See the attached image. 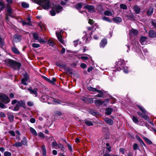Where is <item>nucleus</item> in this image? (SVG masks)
Here are the masks:
<instances>
[{
    "instance_id": "f257e3e1",
    "label": "nucleus",
    "mask_w": 156,
    "mask_h": 156,
    "mask_svg": "<svg viewBox=\"0 0 156 156\" xmlns=\"http://www.w3.org/2000/svg\"><path fill=\"white\" fill-rule=\"evenodd\" d=\"M36 2L42 6L44 9H48L51 7L49 0H36Z\"/></svg>"
},
{
    "instance_id": "f03ea898",
    "label": "nucleus",
    "mask_w": 156,
    "mask_h": 156,
    "mask_svg": "<svg viewBox=\"0 0 156 156\" xmlns=\"http://www.w3.org/2000/svg\"><path fill=\"white\" fill-rule=\"evenodd\" d=\"M48 99L50 100L51 101V103L55 104H60V102L58 100L51 97L49 98L48 96L45 95H43L41 98V101L43 102H46L48 101Z\"/></svg>"
},
{
    "instance_id": "7ed1b4c3",
    "label": "nucleus",
    "mask_w": 156,
    "mask_h": 156,
    "mask_svg": "<svg viewBox=\"0 0 156 156\" xmlns=\"http://www.w3.org/2000/svg\"><path fill=\"white\" fill-rule=\"evenodd\" d=\"M62 10V7L59 5H56L53 7L52 9L50 11V13L52 16H54L55 15V11L57 12L58 13Z\"/></svg>"
},
{
    "instance_id": "20e7f679",
    "label": "nucleus",
    "mask_w": 156,
    "mask_h": 156,
    "mask_svg": "<svg viewBox=\"0 0 156 156\" xmlns=\"http://www.w3.org/2000/svg\"><path fill=\"white\" fill-rule=\"evenodd\" d=\"M118 65H119V67L121 69L123 70V71L124 73H128V67H127L126 68H124L125 62L123 60L119 61L118 62Z\"/></svg>"
},
{
    "instance_id": "39448f33",
    "label": "nucleus",
    "mask_w": 156,
    "mask_h": 156,
    "mask_svg": "<svg viewBox=\"0 0 156 156\" xmlns=\"http://www.w3.org/2000/svg\"><path fill=\"white\" fill-rule=\"evenodd\" d=\"M25 105V102L23 101L22 100L18 101L16 104V106L14 108L13 110L15 111H18L20 107H24Z\"/></svg>"
},
{
    "instance_id": "423d86ee",
    "label": "nucleus",
    "mask_w": 156,
    "mask_h": 156,
    "mask_svg": "<svg viewBox=\"0 0 156 156\" xmlns=\"http://www.w3.org/2000/svg\"><path fill=\"white\" fill-rule=\"evenodd\" d=\"M137 106L139 109L144 113V115L143 116L142 118H143L145 120L149 121L150 120V119L145 114L146 113V111L142 106L139 105H137Z\"/></svg>"
},
{
    "instance_id": "0eeeda50",
    "label": "nucleus",
    "mask_w": 156,
    "mask_h": 156,
    "mask_svg": "<svg viewBox=\"0 0 156 156\" xmlns=\"http://www.w3.org/2000/svg\"><path fill=\"white\" fill-rule=\"evenodd\" d=\"M1 101L6 104L9 103L10 102V100L7 96L5 95H2Z\"/></svg>"
},
{
    "instance_id": "6e6552de",
    "label": "nucleus",
    "mask_w": 156,
    "mask_h": 156,
    "mask_svg": "<svg viewBox=\"0 0 156 156\" xmlns=\"http://www.w3.org/2000/svg\"><path fill=\"white\" fill-rule=\"evenodd\" d=\"M84 8L87 9L90 12H94L95 11L94 7L93 6L87 5L84 7Z\"/></svg>"
},
{
    "instance_id": "1a4fd4ad",
    "label": "nucleus",
    "mask_w": 156,
    "mask_h": 156,
    "mask_svg": "<svg viewBox=\"0 0 156 156\" xmlns=\"http://www.w3.org/2000/svg\"><path fill=\"white\" fill-rule=\"evenodd\" d=\"M42 78L49 83L52 84H55V82L56 81V79L55 78H52L51 79H50L45 76H42Z\"/></svg>"
},
{
    "instance_id": "9d476101",
    "label": "nucleus",
    "mask_w": 156,
    "mask_h": 156,
    "mask_svg": "<svg viewBox=\"0 0 156 156\" xmlns=\"http://www.w3.org/2000/svg\"><path fill=\"white\" fill-rule=\"evenodd\" d=\"M14 37L13 41L14 42H19L21 40V36L20 35H15L14 36Z\"/></svg>"
},
{
    "instance_id": "9b49d317",
    "label": "nucleus",
    "mask_w": 156,
    "mask_h": 156,
    "mask_svg": "<svg viewBox=\"0 0 156 156\" xmlns=\"http://www.w3.org/2000/svg\"><path fill=\"white\" fill-rule=\"evenodd\" d=\"M56 34L57 38L59 42L62 44H64V42L62 39V38L61 33L59 32H56Z\"/></svg>"
},
{
    "instance_id": "f8f14e48",
    "label": "nucleus",
    "mask_w": 156,
    "mask_h": 156,
    "mask_svg": "<svg viewBox=\"0 0 156 156\" xmlns=\"http://www.w3.org/2000/svg\"><path fill=\"white\" fill-rule=\"evenodd\" d=\"M28 90L30 91V94H33L35 97H37V96L38 93L37 89H34L33 90L31 88H30L28 89Z\"/></svg>"
},
{
    "instance_id": "ddd939ff",
    "label": "nucleus",
    "mask_w": 156,
    "mask_h": 156,
    "mask_svg": "<svg viewBox=\"0 0 156 156\" xmlns=\"http://www.w3.org/2000/svg\"><path fill=\"white\" fill-rule=\"evenodd\" d=\"M107 44V40L105 39H103L101 40L100 44L101 48H103Z\"/></svg>"
},
{
    "instance_id": "4468645a",
    "label": "nucleus",
    "mask_w": 156,
    "mask_h": 156,
    "mask_svg": "<svg viewBox=\"0 0 156 156\" xmlns=\"http://www.w3.org/2000/svg\"><path fill=\"white\" fill-rule=\"evenodd\" d=\"M104 121L108 124L109 125H112L113 124V121L108 118H106L104 119Z\"/></svg>"
},
{
    "instance_id": "2eb2a0df",
    "label": "nucleus",
    "mask_w": 156,
    "mask_h": 156,
    "mask_svg": "<svg viewBox=\"0 0 156 156\" xmlns=\"http://www.w3.org/2000/svg\"><path fill=\"white\" fill-rule=\"evenodd\" d=\"M147 37L141 36L140 39V41L142 45H144L146 44Z\"/></svg>"
},
{
    "instance_id": "dca6fc26",
    "label": "nucleus",
    "mask_w": 156,
    "mask_h": 156,
    "mask_svg": "<svg viewBox=\"0 0 156 156\" xmlns=\"http://www.w3.org/2000/svg\"><path fill=\"white\" fill-rule=\"evenodd\" d=\"M148 34L150 37L153 38L156 37V33L153 30L149 31Z\"/></svg>"
},
{
    "instance_id": "f3484780",
    "label": "nucleus",
    "mask_w": 156,
    "mask_h": 156,
    "mask_svg": "<svg viewBox=\"0 0 156 156\" xmlns=\"http://www.w3.org/2000/svg\"><path fill=\"white\" fill-rule=\"evenodd\" d=\"M137 33V30L132 29L129 31L130 35L131 36H135Z\"/></svg>"
},
{
    "instance_id": "a211bd4d",
    "label": "nucleus",
    "mask_w": 156,
    "mask_h": 156,
    "mask_svg": "<svg viewBox=\"0 0 156 156\" xmlns=\"http://www.w3.org/2000/svg\"><path fill=\"white\" fill-rule=\"evenodd\" d=\"M88 90L90 91L93 92L96 91L98 93H101V91L100 90H98L96 88H93L91 87H87Z\"/></svg>"
},
{
    "instance_id": "6ab92c4d",
    "label": "nucleus",
    "mask_w": 156,
    "mask_h": 156,
    "mask_svg": "<svg viewBox=\"0 0 156 156\" xmlns=\"http://www.w3.org/2000/svg\"><path fill=\"white\" fill-rule=\"evenodd\" d=\"M21 64L20 63L15 62L14 65L12 66V68H14L15 69H19L21 66Z\"/></svg>"
},
{
    "instance_id": "aec40b11",
    "label": "nucleus",
    "mask_w": 156,
    "mask_h": 156,
    "mask_svg": "<svg viewBox=\"0 0 156 156\" xmlns=\"http://www.w3.org/2000/svg\"><path fill=\"white\" fill-rule=\"evenodd\" d=\"M104 14L105 15L107 16H112L114 14V12L113 11L112 12L109 10H107L104 12Z\"/></svg>"
},
{
    "instance_id": "412c9836",
    "label": "nucleus",
    "mask_w": 156,
    "mask_h": 156,
    "mask_svg": "<svg viewBox=\"0 0 156 156\" xmlns=\"http://www.w3.org/2000/svg\"><path fill=\"white\" fill-rule=\"evenodd\" d=\"M83 39H86V42L87 43L91 40V37L90 35L87 36V35L86 34L83 37Z\"/></svg>"
},
{
    "instance_id": "4be33fe9",
    "label": "nucleus",
    "mask_w": 156,
    "mask_h": 156,
    "mask_svg": "<svg viewBox=\"0 0 156 156\" xmlns=\"http://www.w3.org/2000/svg\"><path fill=\"white\" fill-rule=\"evenodd\" d=\"M15 62V61L11 59H9L7 61V62L8 64V65L9 66H11L12 67V66L14 65Z\"/></svg>"
},
{
    "instance_id": "5701e85b",
    "label": "nucleus",
    "mask_w": 156,
    "mask_h": 156,
    "mask_svg": "<svg viewBox=\"0 0 156 156\" xmlns=\"http://www.w3.org/2000/svg\"><path fill=\"white\" fill-rule=\"evenodd\" d=\"M29 130L30 132L34 135L37 136V133L35 130V129L32 127H30L29 128Z\"/></svg>"
},
{
    "instance_id": "b1692460",
    "label": "nucleus",
    "mask_w": 156,
    "mask_h": 156,
    "mask_svg": "<svg viewBox=\"0 0 156 156\" xmlns=\"http://www.w3.org/2000/svg\"><path fill=\"white\" fill-rule=\"evenodd\" d=\"M112 19L116 23H120L122 21V19L119 17H115L113 18Z\"/></svg>"
},
{
    "instance_id": "393cba45",
    "label": "nucleus",
    "mask_w": 156,
    "mask_h": 156,
    "mask_svg": "<svg viewBox=\"0 0 156 156\" xmlns=\"http://www.w3.org/2000/svg\"><path fill=\"white\" fill-rule=\"evenodd\" d=\"M112 109L110 108H108L106 110L105 114L107 115H110L112 113Z\"/></svg>"
},
{
    "instance_id": "a878e982",
    "label": "nucleus",
    "mask_w": 156,
    "mask_h": 156,
    "mask_svg": "<svg viewBox=\"0 0 156 156\" xmlns=\"http://www.w3.org/2000/svg\"><path fill=\"white\" fill-rule=\"evenodd\" d=\"M41 148L43 156H46V151L45 146L44 145H42L41 147Z\"/></svg>"
},
{
    "instance_id": "bb28decb",
    "label": "nucleus",
    "mask_w": 156,
    "mask_h": 156,
    "mask_svg": "<svg viewBox=\"0 0 156 156\" xmlns=\"http://www.w3.org/2000/svg\"><path fill=\"white\" fill-rule=\"evenodd\" d=\"M94 103L96 106H98L101 105L103 103V102L100 100H96L94 101Z\"/></svg>"
},
{
    "instance_id": "cd10ccee",
    "label": "nucleus",
    "mask_w": 156,
    "mask_h": 156,
    "mask_svg": "<svg viewBox=\"0 0 156 156\" xmlns=\"http://www.w3.org/2000/svg\"><path fill=\"white\" fill-rule=\"evenodd\" d=\"M12 52L16 54H19L20 53L18 50L15 47H12Z\"/></svg>"
},
{
    "instance_id": "c85d7f7f",
    "label": "nucleus",
    "mask_w": 156,
    "mask_h": 156,
    "mask_svg": "<svg viewBox=\"0 0 156 156\" xmlns=\"http://www.w3.org/2000/svg\"><path fill=\"white\" fill-rule=\"evenodd\" d=\"M28 79L27 78H23L21 80L22 83L24 85H26L27 84V82Z\"/></svg>"
},
{
    "instance_id": "c756f323",
    "label": "nucleus",
    "mask_w": 156,
    "mask_h": 156,
    "mask_svg": "<svg viewBox=\"0 0 156 156\" xmlns=\"http://www.w3.org/2000/svg\"><path fill=\"white\" fill-rule=\"evenodd\" d=\"M8 118L11 122H12L14 119V117L13 115L11 114H9L8 115Z\"/></svg>"
},
{
    "instance_id": "7c9ffc66",
    "label": "nucleus",
    "mask_w": 156,
    "mask_h": 156,
    "mask_svg": "<svg viewBox=\"0 0 156 156\" xmlns=\"http://www.w3.org/2000/svg\"><path fill=\"white\" fill-rule=\"evenodd\" d=\"M143 139L145 142L149 144H152V142L147 137H144Z\"/></svg>"
},
{
    "instance_id": "2f4dec72",
    "label": "nucleus",
    "mask_w": 156,
    "mask_h": 156,
    "mask_svg": "<svg viewBox=\"0 0 156 156\" xmlns=\"http://www.w3.org/2000/svg\"><path fill=\"white\" fill-rule=\"evenodd\" d=\"M134 11L136 14H138L140 13V8L138 6H135L134 8Z\"/></svg>"
},
{
    "instance_id": "473e14b6",
    "label": "nucleus",
    "mask_w": 156,
    "mask_h": 156,
    "mask_svg": "<svg viewBox=\"0 0 156 156\" xmlns=\"http://www.w3.org/2000/svg\"><path fill=\"white\" fill-rule=\"evenodd\" d=\"M82 6L83 3L82 2H80L76 4L75 5V7L77 9H79L81 8L82 7Z\"/></svg>"
},
{
    "instance_id": "72a5a7b5",
    "label": "nucleus",
    "mask_w": 156,
    "mask_h": 156,
    "mask_svg": "<svg viewBox=\"0 0 156 156\" xmlns=\"http://www.w3.org/2000/svg\"><path fill=\"white\" fill-rule=\"evenodd\" d=\"M153 12V9L152 8H150L149 10H148L147 12V14L149 15H150L152 14Z\"/></svg>"
},
{
    "instance_id": "f704fd0d",
    "label": "nucleus",
    "mask_w": 156,
    "mask_h": 156,
    "mask_svg": "<svg viewBox=\"0 0 156 156\" xmlns=\"http://www.w3.org/2000/svg\"><path fill=\"white\" fill-rule=\"evenodd\" d=\"M21 5L24 8H27L29 6V4L25 2H22Z\"/></svg>"
},
{
    "instance_id": "c9c22d12",
    "label": "nucleus",
    "mask_w": 156,
    "mask_h": 156,
    "mask_svg": "<svg viewBox=\"0 0 156 156\" xmlns=\"http://www.w3.org/2000/svg\"><path fill=\"white\" fill-rule=\"evenodd\" d=\"M13 145L17 147H21L22 146V144L20 142H17L14 144Z\"/></svg>"
},
{
    "instance_id": "e433bc0d",
    "label": "nucleus",
    "mask_w": 156,
    "mask_h": 156,
    "mask_svg": "<svg viewBox=\"0 0 156 156\" xmlns=\"http://www.w3.org/2000/svg\"><path fill=\"white\" fill-rule=\"evenodd\" d=\"M102 19L104 20L107 21L110 23L112 22L111 20L108 17L106 16L102 17Z\"/></svg>"
},
{
    "instance_id": "4c0bfd02",
    "label": "nucleus",
    "mask_w": 156,
    "mask_h": 156,
    "mask_svg": "<svg viewBox=\"0 0 156 156\" xmlns=\"http://www.w3.org/2000/svg\"><path fill=\"white\" fill-rule=\"evenodd\" d=\"M85 123L88 126H92L93 125V123L91 122V121H85Z\"/></svg>"
},
{
    "instance_id": "58836bf2",
    "label": "nucleus",
    "mask_w": 156,
    "mask_h": 156,
    "mask_svg": "<svg viewBox=\"0 0 156 156\" xmlns=\"http://www.w3.org/2000/svg\"><path fill=\"white\" fill-rule=\"evenodd\" d=\"M60 148L62 150H63L64 149V148L63 145L61 144H58L57 148Z\"/></svg>"
},
{
    "instance_id": "ea45409f",
    "label": "nucleus",
    "mask_w": 156,
    "mask_h": 156,
    "mask_svg": "<svg viewBox=\"0 0 156 156\" xmlns=\"http://www.w3.org/2000/svg\"><path fill=\"white\" fill-rule=\"evenodd\" d=\"M38 41L42 44H44L47 41H45L44 39L42 38H41L39 39H38Z\"/></svg>"
},
{
    "instance_id": "a19ab883",
    "label": "nucleus",
    "mask_w": 156,
    "mask_h": 156,
    "mask_svg": "<svg viewBox=\"0 0 156 156\" xmlns=\"http://www.w3.org/2000/svg\"><path fill=\"white\" fill-rule=\"evenodd\" d=\"M39 26L40 27L41 30H44L45 29V27L44 25L42 23H40Z\"/></svg>"
},
{
    "instance_id": "79ce46f5",
    "label": "nucleus",
    "mask_w": 156,
    "mask_h": 156,
    "mask_svg": "<svg viewBox=\"0 0 156 156\" xmlns=\"http://www.w3.org/2000/svg\"><path fill=\"white\" fill-rule=\"evenodd\" d=\"M32 46L34 48H38L40 47V45L38 44L33 43L32 44Z\"/></svg>"
},
{
    "instance_id": "37998d69",
    "label": "nucleus",
    "mask_w": 156,
    "mask_h": 156,
    "mask_svg": "<svg viewBox=\"0 0 156 156\" xmlns=\"http://www.w3.org/2000/svg\"><path fill=\"white\" fill-rule=\"evenodd\" d=\"M21 143L22 144L26 145L27 144V142L26 140V138L25 137H24L23 139V140H22Z\"/></svg>"
},
{
    "instance_id": "c03bdc74",
    "label": "nucleus",
    "mask_w": 156,
    "mask_h": 156,
    "mask_svg": "<svg viewBox=\"0 0 156 156\" xmlns=\"http://www.w3.org/2000/svg\"><path fill=\"white\" fill-rule=\"evenodd\" d=\"M133 149L134 150H136L138 149V146L137 144L135 143L133 145Z\"/></svg>"
},
{
    "instance_id": "a18cd8bd",
    "label": "nucleus",
    "mask_w": 156,
    "mask_h": 156,
    "mask_svg": "<svg viewBox=\"0 0 156 156\" xmlns=\"http://www.w3.org/2000/svg\"><path fill=\"white\" fill-rule=\"evenodd\" d=\"M48 43L50 46H53L54 45V43L53 42V41L51 40H49L48 41Z\"/></svg>"
},
{
    "instance_id": "49530a36",
    "label": "nucleus",
    "mask_w": 156,
    "mask_h": 156,
    "mask_svg": "<svg viewBox=\"0 0 156 156\" xmlns=\"http://www.w3.org/2000/svg\"><path fill=\"white\" fill-rule=\"evenodd\" d=\"M133 122L135 123H138V122L137 119L134 116H133Z\"/></svg>"
},
{
    "instance_id": "de8ad7c7",
    "label": "nucleus",
    "mask_w": 156,
    "mask_h": 156,
    "mask_svg": "<svg viewBox=\"0 0 156 156\" xmlns=\"http://www.w3.org/2000/svg\"><path fill=\"white\" fill-rule=\"evenodd\" d=\"M120 7L121 8L124 9H126L127 8L126 5L124 4H121Z\"/></svg>"
},
{
    "instance_id": "09e8293b",
    "label": "nucleus",
    "mask_w": 156,
    "mask_h": 156,
    "mask_svg": "<svg viewBox=\"0 0 156 156\" xmlns=\"http://www.w3.org/2000/svg\"><path fill=\"white\" fill-rule=\"evenodd\" d=\"M58 144L56 142H53L52 143V146L54 147L55 149H57Z\"/></svg>"
},
{
    "instance_id": "8fccbe9b",
    "label": "nucleus",
    "mask_w": 156,
    "mask_h": 156,
    "mask_svg": "<svg viewBox=\"0 0 156 156\" xmlns=\"http://www.w3.org/2000/svg\"><path fill=\"white\" fill-rule=\"evenodd\" d=\"M5 156H11V154L10 152L8 151H5L4 153Z\"/></svg>"
},
{
    "instance_id": "3c124183",
    "label": "nucleus",
    "mask_w": 156,
    "mask_h": 156,
    "mask_svg": "<svg viewBox=\"0 0 156 156\" xmlns=\"http://www.w3.org/2000/svg\"><path fill=\"white\" fill-rule=\"evenodd\" d=\"M33 37L35 40H37L38 39V35L36 33H34L33 34Z\"/></svg>"
},
{
    "instance_id": "603ef678",
    "label": "nucleus",
    "mask_w": 156,
    "mask_h": 156,
    "mask_svg": "<svg viewBox=\"0 0 156 156\" xmlns=\"http://www.w3.org/2000/svg\"><path fill=\"white\" fill-rule=\"evenodd\" d=\"M38 135L39 137H40L41 138H44L45 137V136H44V133H41V132L39 133H38Z\"/></svg>"
},
{
    "instance_id": "864d4df0",
    "label": "nucleus",
    "mask_w": 156,
    "mask_h": 156,
    "mask_svg": "<svg viewBox=\"0 0 156 156\" xmlns=\"http://www.w3.org/2000/svg\"><path fill=\"white\" fill-rule=\"evenodd\" d=\"M7 11L9 13H11L12 12V8L9 6H8V7L7 8Z\"/></svg>"
},
{
    "instance_id": "5fc2aeb1",
    "label": "nucleus",
    "mask_w": 156,
    "mask_h": 156,
    "mask_svg": "<svg viewBox=\"0 0 156 156\" xmlns=\"http://www.w3.org/2000/svg\"><path fill=\"white\" fill-rule=\"evenodd\" d=\"M9 133L13 136H15V133L13 131L10 130L9 131Z\"/></svg>"
},
{
    "instance_id": "6e6d98bb",
    "label": "nucleus",
    "mask_w": 156,
    "mask_h": 156,
    "mask_svg": "<svg viewBox=\"0 0 156 156\" xmlns=\"http://www.w3.org/2000/svg\"><path fill=\"white\" fill-rule=\"evenodd\" d=\"M152 25L155 28H156V21L155 20H153L152 22Z\"/></svg>"
},
{
    "instance_id": "4d7b16f0",
    "label": "nucleus",
    "mask_w": 156,
    "mask_h": 156,
    "mask_svg": "<svg viewBox=\"0 0 156 156\" xmlns=\"http://www.w3.org/2000/svg\"><path fill=\"white\" fill-rule=\"evenodd\" d=\"M0 6H1V9H3L5 7L4 5L1 2H0Z\"/></svg>"
},
{
    "instance_id": "13d9d810",
    "label": "nucleus",
    "mask_w": 156,
    "mask_h": 156,
    "mask_svg": "<svg viewBox=\"0 0 156 156\" xmlns=\"http://www.w3.org/2000/svg\"><path fill=\"white\" fill-rule=\"evenodd\" d=\"M88 101L90 103H93L94 102L93 99L89 98L87 99Z\"/></svg>"
},
{
    "instance_id": "bf43d9fd",
    "label": "nucleus",
    "mask_w": 156,
    "mask_h": 156,
    "mask_svg": "<svg viewBox=\"0 0 156 156\" xmlns=\"http://www.w3.org/2000/svg\"><path fill=\"white\" fill-rule=\"evenodd\" d=\"M129 46H130L129 45V44H128L127 45H126L125 47V49H127V52H129L128 50H129Z\"/></svg>"
},
{
    "instance_id": "052dcab7",
    "label": "nucleus",
    "mask_w": 156,
    "mask_h": 156,
    "mask_svg": "<svg viewBox=\"0 0 156 156\" xmlns=\"http://www.w3.org/2000/svg\"><path fill=\"white\" fill-rule=\"evenodd\" d=\"M61 47L62 48V50L61 51V53L62 54H63L65 52L66 49L64 48H62V45L61 46Z\"/></svg>"
},
{
    "instance_id": "680f3d73",
    "label": "nucleus",
    "mask_w": 156,
    "mask_h": 156,
    "mask_svg": "<svg viewBox=\"0 0 156 156\" xmlns=\"http://www.w3.org/2000/svg\"><path fill=\"white\" fill-rule=\"evenodd\" d=\"M125 150L123 148H121L120 149V151L123 154H125Z\"/></svg>"
},
{
    "instance_id": "e2e57ef3",
    "label": "nucleus",
    "mask_w": 156,
    "mask_h": 156,
    "mask_svg": "<svg viewBox=\"0 0 156 156\" xmlns=\"http://www.w3.org/2000/svg\"><path fill=\"white\" fill-rule=\"evenodd\" d=\"M80 66L83 68H85L87 67V65L84 63H82L80 65Z\"/></svg>"
},
{
    "instance_id": "0e129e2a",
    "label": "nucleus",
    "mask_w": 156,
    "mask_h": 156,
    "mask_svg": "<svg viewBox=\"0 0 156 156\" xmlns=\"http://www.w3.org/2000/svg\"><path fill=\"white\" fill-rule=\"evenodd\" d=\"M100 94H98L96 96V97H102L103 96V94H102V92L101 91V93H100Z\"/></svg>"
},
{
    "instance_id": "69168bd1",
    "label": "nucleus",
    "mask_w": 156,
    "mask_h": 156,
    "mask_svg": "<svg viewBox=\"0 0 156 156\" xmlns=\"http://www.w3.org/2000/svg\"><path fill=\"white\" fill-rule=\"evenodd\" d=\"M27 105L29 106H31L33 105V103L31 101H29L27 102Z\"/></svg>"
},
{
    "instance_id": "338daca9",
    "label": "nucleus",
    "mask_w": 156,
    "mask_h": 156,
    "mask_svg": "<svg viewBox=\"0 0 156 156\" xmlns=\"http://www.w3.org/2000/svg\"><path fill=\"white\" fill-rule=\"evenodd\" d=\"M0 107L2 108H5L4 104L2 102L0 103Z\"/></svg>"
},
{
    "instance_id": "774afa93",
    "label": "nucleus",
    "mask_w": 156,
    "mask_h": 156,
    "mask_svg": "<svg viewBox=\"0 0 156 156\" xmlns=\"http://www.w3.org/2000/svg\"><path fill=\"white\" fill-rule=\"evenodd\" d=\"M149 129L151 131L154 132L156 133V129L153 128V127H151L149 128Z\"/></svg>"
}]
</instances>
